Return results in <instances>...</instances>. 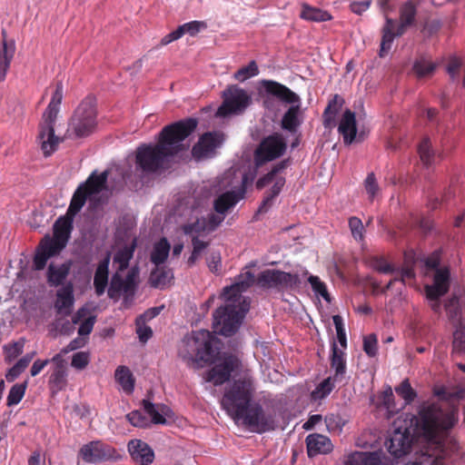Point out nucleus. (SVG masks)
<instances>
[{
	"instance_id": "1",
	"label": "nucleus",
	"mask_w": 465,
	"mask_h": 465,
	"mask_svg": "<svg viewBox=\"0 0 465 465\" xmlns=\"http://www.w3.org/2000/svg\"><path fill=\"white\" fill-rule=\"evenodd\" d=\"M197 125V119L190 117L164 126L156 143H143L136 148L135 171L153 174L164 169L171 157L184 150L183 141Z\"/></svg>"
},
{
	"instance_id": "2",
	"label": "nucleus",
	"mask_w": 465,
	"mask_h": 465,
	"mask_svg": "<svg viewBox=\"0 0 465 465\" xmlns=\"http://www.w3.org/2000/svg\"><path fill=\"white\" fill-rule=\"evenodd\" d=\"M458 410L446 402L424 401L415 416L417 434L441 447L443 435L457 422Z\"/></svg>"
},
{
	"instance_id": "3",
	"label": "nucleus",
	"mask_w": 465,
	"mask_h": 465,
	"mask_svg": "<svg viewBox=\"0 0 465 465\" xmlns=\"http://www.w3.org/2000/svg\"><path fill=\"white\" fill-rule=\"evenodd\" d=\"M215 337L207 330L193 331L192 337L183 340V348L179 351L180 357L193 369H200L215 362L219 354L214 348Z\"/></svg>"
},
{
	"instance_id": "4",
	"label": "nucleus",
	"mask_w": 465,
	"mask_h": 465,
	"mask_svg": "<svg viewBox=\"0 0 465 465\" xmlns=\"http://www.w3.org/2000/svg\"><path fill=\"white\" fill-rule=\"evenodd\" d=\"M417 5L412 0L403 3L399 8V22L385 15V23L381 29L380 56L386 55L391 49L396 37L402 36L417 22Z\"/></svg>"
},
{
	"instance_id": "5",
	"label": "nucleus",
	"mask_w": 465,
	"mask_h": 465,
	"mask_svg": "<svg viewBox=\"0 0 465 465\" xmlns=\"http://www.w3.org/2000/svg\"><path fill=\"white\" fill-rule=\"evenodd\" d=\"M262 84L268 94L291 104L281 120V127L295 134L302 124L300 96L286 85L273 80H262Z\"/></svg>"
},
{
	"instance_id": "6",
	"label": "nucleus",
	"mask_w": 465,
	"mask_h": 465,
	"mask_svg": "<svg viewBox=\"0 0 465 465\" xmlns=\"http://www.w3.org/2000/svg\"><path fill=\"white\" fill-rule=\"evenodd\" d=\"M254 388L248 380H237L226 388L221 404L229 416L236 420L253 402Z\"/></svg>"
},
{
	"instance_id": "7",
	"label": "nucleus",
	"mask_w": 465,
	"mask_h": 465,
	"mask_svg": "<svg viewBox=\"0 0 465 465\" xmlns=\"http://www.w3.org/2000/svg\"><path fill=\"white\" fill-rule=\"evenodd\" d=\"M226 304L213 312V330L215 332L230 337L239 329L242 320L249 310L246 301L238 303L232 300H224Z\"/></svg>"
},
{
	"instance_id": "8",
	"label": "nucleus",
	"mask_w": 465,
	"mask_h": 465,
	"mask_svg": "<svg viewBox=\"0 0 465 465\" xmlns=\"http://www.w3.org/2000/svg\"><path fill=\"white\" fill-rule=\"evenodd\" d=\"M97 111L95 99L91 96L84 98L75 109L68 132L75 137H86L93 134L97 125Z\"/></svg>"
},
{
	"instance_id": "9",
	"label": "nucleus",
	"mask_w": 465,
	"mask_h": 465,
	"mask_svg": "<svg viewBox=\"0 0 465 465\" xmlns=\"http://www.w3.org/2000/svg\"><path fill=\"white\" fill-rule=\"evenodd\" d=\"M235 421H241L250 431L258 434L274 430L276 427L274 416L267 413L257 401H253Z\"/></svg>"
},
{
	"instance_id": "10",
	"label": "nucleus",
	"mask_w": 465,
	"mask_h": 465,
	"mask_svg": "<svg viewBox=\"0 0 465 465\" xmlns=\"http://www.w3.org/2000/svg\"><path fill=\"white\" fill-rule=\"evenodd\" d=\"M286 142L280 133H273L264 137L254 151V163L257 168L267 162L273 161L284 154Z\"/></svg>"
},
{
	"instance_id": "11",
	"label": "nucleus",
	"mask_w": 465,
	"mask_h": 465,
	"mask_svg": "<svg viewBox=\"0 0 465 465\" xmlns=\"http://www.w3.org/2000/svg\"><path fill=\"white\" fill-rule=\"evenodd\" d=\"M223 101L217 110V115L225 117L242 113L252 103L251 95L236 84L229 85L223 93Z\"/></svg>"
},
{
	"instance_id": "12",
	"label": "nucleus",
	"mask_w": 465,
	"mask_h": 465,
	"mask_svg": "<svg viewBox=\"0 0 465 465\" xmlns=\"http://www.w3.org/2000/svg\"><path fill=\"white\" fill-rule=\"evenodd\" d=\"M59 107L49 105L43 114V121L39 126L38 139L45 156H50L59 143V138L54 135V125L57 118Z\"/></svg>"
},
{
	"instance_id": "13",
	"label": "nucleus",
	"mask_w": 465,
	"mask_h": 465,
	"mask_svg": "<svg viewBox=\"0 0 465 465\" xmlns=\"http://www.w3.org/2000/svg\"><path fill=\"white\" fill-rule=\"evenodd\" d=\"M138 275L139 270L136 266L131 268L124 279L118 272H115L111 279L107 292L109 298L118 300L122 292L125 294L126 298L133 297L137 288Z\"/></svg>"
},
{
	"instance_id": "14",
	"label": "nucleus",
	"mask_w": 465,
	"mask_h": 465,
	"mask_svg": "<svg viewBox=\"0 0 465 465\" xmlns=\"http://www.w3.org/2000/svg\"><path fill=\"white\" fill-rule=\"evenodd\" d=\"M225 140L223 133L220 131L206 132L203 134L198 142L192 148V155L196 160L212 158L216 150L222 146Z\"/></svg>"
},
{
	"instance_id": "15",
	"label": "nucleus",
	"mask_w": 465,
	"mask_h": 465,
	"mask_svg": "<svg viewBox=\"0 0 465 465\" xmlns=\"http://www.w3.org/2000/svg\"><path fill=\"white\" fill-rule=\"evenodd\" d=\"M257 282L263 288H293L299 285L300 278L296 273L268 269L259 274Z\"/></svg>"
},
{
	"instance_id": "16",
	"label": "nucleus",
	"mask_w": 465,
	"mask_h": 465,
	"mask_svg": "<svg viewBox=\"0 0 465 465\" xmlns=\"http://www.w3.org/2000/svg\"><path fill=\"white\" fill-rule=\"evenodd\" d=\"M413 442V436L409 428L395 429L391 435L389 440L386 442L388 451L395 459H400L407 455L411 450Z\"/></svg>"
},
{
	"instance_id": "17",
	"label": "nucleus",
	"mask_w": 465,
	"mask_h": 465,
	"mask_svg": "<svg viewBox=\"0 0 465 465\" xmlns=\"http://www.w3.org/2000/svg\"><path fill=\"white\" fill-rule=\"evenodd\" d=\"M114 449L101 441H91L84 444L79 450V456L84 462L97 463L113 457Z\"/></svg>"
},
{
	"instance_id": "18",
	"label": "nucleus",
	"mask_w": 465,
	"mask_h": 465,
	"mask_svg": "<svg viewBox=\"0 0 465 465\" xmlns=\"http://www.w3.org/2000/svg\"><path fill=\"white\" fill-rule=\"evenodd\" d=\"M236 359L233 356L225 357L224 360L210 369L204 376L208 382H213L214 386H220L228 381L232 372L236 368Z\"/></svg>"
},
{
	"instance_id": "19",
	"label": "nucleus",
	"mask_w": 465,
	"mask_h": 465,
	"mask_svg": "<svg viewBox=\"0 0 465 465\" xmlns=\"http://www.w3.org/2000/svg\"><path fill=\"white\" fill-rule=\"evenodd\" d=\"M247 183L248 175L244 174L241 189L238 191H227L220 194L213 202L215 213L226 215L227 212L232 209L244 197Z\"/></svg>"
},
{
	"instance_id": "20",
	"label": "nucleus",
	"mask_w": 465,
	"mask_h": 465,
	"mask_svg": "<svg viewBox=\"0 0 465 465\" xmlns=\"http://www.w3.org/2000/svg\"><path fill=\"white\" fill-rule=\"evenodd\" d=\"M253 282L254 275L252 272L248 271L244 273H241L233 284L223 288L222 296L224 300H232V302L234 301L241 303L242 301H246L245 298L242 296V293L251 287Z\"/></svg>"
},
{
	"instance_id": "21",
	"label": "nucleus",
	"mask_w": 465,
	"mask_h": 465,
	"mask_svg": "<svg viewBox=\"0 0 465 465\" xmlns=\"http://www.w3.org/2000/svg\"><path fill=\"white\" fill-rule=\"evenodd\" d=\"M450 272L449 268L437 269L433 276V283L425 286L427 299H437L445 295L450 289Z\"/></svg>"
},
{
	"instance_id": "22",
	"label": "nucleus",
	"mask_w": 465,
	"mask_h": 465,
	"mask_svg": "<svg viewBox=\"0 0 465 465\" xmlns=\"http://www.w3.org/2000/svg\"><path fill=\"white\" fill-rule=\"evenodd\" d=\"M2 41L0 42V83L4 82L11 62L15 53V44L14 40H7L5 30H2Z\"/></svg>"
},
{
	"instance_id": "23",
	"label": "nucleus",
	"mask_w": 465,
	"mask_h": 465,
	"mask_svg": "<svg viewBox=\"0 0 465 465\" xmlns=\"http://www.w3.org/2000/svg\"><path fill=\"white\" fill-rule=\"evenodd\" d=\"M128 450L132 459L140 465H149L153 461V450L146 442L141 440H130Z\"/></svg>"
},
{
	"instance_id": "24",
	"label": "nucleus",
	"mask_w": 465,
	"mask_h": 465,
	"mask_svg": "<svg viewBox=\"0 0 465 465\" xmlns=\"http://www.w3.org/2000/svg\"><path fill=\"white\" fill-rule=\"evenodd\" d=\"M345 465H388L385 454L381 450L372 452L355 451L351 453Z\"/></svg>"
},
{
	"instance_id": "25",
	"label": "nucleus",
	"mask_w": 465,
	"mask_h": 465,
	"mask_svg": "<svg viewBox=\"0 0 465 465\" xmlns=\"http://www.w3.org/2000/svg\"><path fill=\"white\" fill-rule=\"evenodd\" d=\"M307 454L310 458L328 454L333 450L331 440L322 434L313 433L306 437Z\"/></svg>"
},
{
	"instance_id": "26",
	"label": "nucleus",
	"mask_w": 465,
	"mask_h": 465,
	"mask_svg": "<svg viewBox=\"0 0 465 465\" xmlns=\"http://www.w3.org/2000/svg\"><path fill=\"white\" fill-rule=\"evenodd\" d=\"M74 302V297L72 283H68L57 291L54 308L58 314L69 316L72 313Z\"/></svg>"
},
{
	"instance_id": "27",
	"label": "nucleus",
	"mask_w": 465,
	"mask_h": 465,
	"mask_svg": "<svg viewBox=\"0 0 465 465\" xmlns=\"http://www.w3.org/2000/svg\"><path fill=\"white\" fill-rule=\"evenodd\" d=\"M338 131L343 138L345 144H351L355 140L357 124L355 114L350 109L345 110L341 119Z\"/></svg>"
},
{
	"instance_id": "28",
	"label": "nucleus",
	"mask_w": 465,
	"mask_h": 465,
	"mask_svg": "<svg viewBox=\"0 0 465 465\" xmlns=\"http://www.w3.org/2000/svg\"><path fill=\"white\" fill-rule=\"evenodd\" d=\"M110 259L111 255L110 253H107L105 257L98 263L94 272V286L95 293L98 296H101L104 293L108 284Z\"/></svg>"
},
{
	"instance_id": "29",
	"label": "nucleus",
	"mask_w": 465,
	"mask_h": 465,
	"mask_svg": "<svg viewBox=\"0 0 465 465\" xmlns=\"http://www.w3.org/2000/svg\"><path fill=\"white\" fill-rule=\"evenodd\" d=\"M96 322V317L91 314V312L86 307H81L72 317V322L74 324L80 323L78 329V334L80 336L89 335Z\"/></svg>"
},
{
	"instance_id": "30",
	"label": "nucleus",
	"mask_w": 465,
	"mask_h": 465,
	"mask_svg": "<svg viewBox=\"0 0 465 465\" xmlns=\"http://www.w3.org/2000/svg\"><path fill=\"white\" fill-rule=\"evenodd\" d=\"M72 262H66L60 265L51 263L47 269V282L50 286L57 287L62 285L69 275Z\"/></svg>"
},
{
	"instance_id": "31",
	"label": "nucleus",
	"mask_w": 465,
	"mask_h": 465,
	"mask_svg": "<svg viewBox=\"0 0 465 465\" xmlns=\"http://www.w3.org/2000/svg\"><path fill=\"white\" fill-rule=\"evenodd\" d=\"M74 219L68 215L60 216L54 223L53 238L58 240L64 245L67 244L74 229Z\"/></svg>"
},
{
	"instance_id": "32",
	"label": "nucleus",
	"mask_w": 465,
	"mask_h": 465,
	"mask_svg": "<svg viewBox=\"0 0 465 465\" xmlns=\"http://www.w3.org/2000/svg\"><path fill=\"white\" fill-rule=\"evenodd\" d=\"M108 174H109L108 171H104L100 174H96L95 173H93L87 178V180L84 183L80 184L79 186L89 195H92L94 193H99L106 186Z\"/></svg>"
},
{
	"instance_id": "33",
	"label": "nucleus",
	"mask_w": 465,
	"mask_h": 465,
	"mask_svg": "<svg viewBox=\"0 0 465 465\" xmlns=\"http://www.w3.org/2000/svg\"><path fill=\"white\" fill-rule=\"evenodd\" d=\"M173 278V271L162 264L155 266V268L151 272L149 282L150 285L153 288L163 289L171 282Z\"/></svg>"
},
{
	"instance_id": "34",
	"label": "nucleus",
	"mask_w": 465,
	"mask_h": 465,
	"mask_svg": "<svg viewBox=\"0 0 465 465\" xmlns=\"http://www.w3.org/2000/svg\"><path fill=\"white\" fill-rule=\"evenodd\" d=\"M331 367L334 369V380L341 381L346 372L344 352L340 350L335 341L331 344Z\"/></svg>"
},
{
	"instance_id": "35",
	"label": "nucleus",
	"mask_w": 465,
	"mask_h": 465,
	"mask_svg": "<svg viewBox=\"0 0 465 465\" xmlns=\"http://www.w3.org/2000/svg\"><path fill=\"white\" fill-rule=\"evenodd\" d=\"M171 250V245L166 238H161L153 244V251L150 255L151 262L159 266L165 262Z\"/></svg>"
},
{
	"instance_id": "36",
	"label": "nucleus",
	"mask_w": 465,
	"mask_h": 465,
	"mask_svg": "<svg viewBox=\"0 0 465 465\" xmlns=\"http://www.w3.org/2000/svg\"><path fill=\"white\" fill-rule=\"evenodd\" d=\"M300 17L311 22H326L332 19L331 14L322 9L311 6L308 4H302Z\"/></svg>"
},
{
	"instance_id": "37",
	"label": "nucleus",
	"mask_w": 465,
	"mask_h": 465,
	"mask_svg": "<svg viewBox=\"0 0 465 465\" xmlns=\"http://www.w3.org/2000/svg\"><path fill=\"white\" fill-rule=\"evenodd\" d=\"M143 407L144 411L151 417L152 422L154 424H164L166 422L163 414H167L169 410L165 405H156L147 400H143Z\"/></svg>"
},
{
	"instance_id": "38",
	"label": "nucleus",
	"mask_w": 465,
	"mask_h": 465,
	"mask_svg": "<svg viewBox=\"0 0 465 465\" xmlns=\"http://www.w3.org/2000/svg\"><path fill=\"white\" fill-rule=\"evenodd\" d=\"M115 381L121 385L123 390L130 394L134 389V378L126 366H118L114 372Z\"/></svg>"
},
{
	"instance_id": "39",
	"label": "nucleus",
	"mask_w": 465,
	"mask_h": 465,
	"mask_svg": "<svg viewBox=\"0 0 465 465\" xmlns=\"http://www.w3.org/2000/svg\"><path fill=\"white\" fill-rule=\"evenodd\" d=\"M344 104V99L340 94H334L333 97L329 101L323 112L324 125L326 127L331 126L333 122L335 115L341 109Z\"/></svg>"
},
{
	"instance_id": "40",
	"label": "nucleus",
	"mask_w": 465,
	"mask_h": 465,
	"mask_svg": "<svg viewBox=\"0 0 465 465\" xmlns=\"http://www.w3.org/2000/svg\"><path fill=\"white\" fill-rule=\"evenodd\" d=\"M48 383L53 391H63L67 385V368L53 367Z\"/></svg>"
},
{
	"instance_id": "41",
	"label": "nucleus",
	"mask_w": 465,
	"mask_h": 465,
	"mask_svg": "<svg viewBox=\"0 0 465 465\" xmlns=\"http://www.w3.org/2000/svg\"><path fill=\"white\" fill-rule=\"evenodd\" d=\"M88 196L90 195L85 193L80 186H78L73 194L65 214L74 219L84 205Z\"/></svg>"
},
{
	"instance_id": "42",
	"label": "nucleus",
	"mask_w": 465,
	"mask_h": 465,
	"mask_svg": "<svg viewBox=\"0 0 465 465\" xmlns=\"http://www.w3.org/2000/svg\"><path fill=\"white\" fill-rule=\"evenodd\" d=\"M135 246L134 241L130 246H124L115 252L114 262L118 263V272H123L128 268L129 262L134 256Z\"/></svg>"
},
{
	"instance_id": "43",
	"label": "nucleus",
	"mask_w": 465,
	"mask_h": 465,
	"mask_svg": "<svg viewBox=\"0 0 465 465\" xmlns=\"http://www.w3.org/2000/svg\"><path fill=\"white\" fill-rule=\"evenodd\" d=\"M465 351V323L459 319L455 326L452 341V352L463 353Z\"/></svg>"
},
{
	"instance_id": "44",
	"label": "nucleus",
	"mask_w": 465,
	"mask_h": 465,
	"mask_svg": "<svg viewBox=\"0 0 465 465\" xmlns=\"http://www.w3.org/2000/svg\"><path fill=\"white\" fill-rule=\"evenodd\" d=\"M334 380L332 377H328L320 382L316 388L312 391L311 398L313 401H321L326 398L334 389Z\"/></svg>"
},
{
	"instance_id": "45",
	"label": "nucleus",
	"mask_w": 465,
	"mask_h": 465,
	"mask_svg": "<svg viewBox=\"0 0 465 465\" xmlns=\"http://www.w3.org/2000/svg\"><path fill=\"white\" fill-rule=\"evenodd\" d=\"M35 352L25 354L22 357L9 371L5 378L8 381H14L29 365L32 361Z\"/></svg>"
},
{
	"instance_id": "46",
	"label": "nucleus",
	"mask_w": 465,
	"mask_h": 465,
	"mask_svg": "<svg viewBox=\"0 0 465 465\" xmlns=\"http://www.w3.org/2000/svg\"><path fill=\"white\" fill-rule=\"evenodd\" d=\"M66 245L59 242L58 240L45 235L40 242L38 247L42 249L45 253L50 254L53 257L59 254Z\"/></svg>"
},
{
	"instance_id": "47",
	"label": "nucleus",
	"mask_w": 465,
	"mask_h": 465,
	"mask_svg": "<svg viewBox=\"0 0 465 465\" xmlns=\"http://www.w3.org/2000/svg\"><path fill=\"white\" fill-rule=\"evenodd\" d=\"M418 153L424 165L430 166L433 163L436 156L429 138L422 139L418 146Z\"/></svg>"
},
{
	"instance_id": "48",
	"label": "nucleus",
	"mask_w": 465,
	"mask_h": 465,
	"mask_svg": "<svg viewBox=\"0 0 465 465\" xmlns=\"http://www.w3.org/2000/svg\"><path fill=\"white\" fill-rule=\"evenodd\" d=\"M395 391L405 401L406 404H411L417 398V392L411 387L409 379L403 380L397 387H395Z\"/></svg>"
},
{
	"instance_id": "49",
	"label": "nucleus",
	"mask_w": 465,
	"mask_h": 465,
	"mask_svg": "<svg viewBox=\"0 0 465 465\" xmlns=\"http://www.w3.org/2000/svg\"><path fill=\"white\" fill-rule=\"evenodd\" d=\"M259 74V68L254 60L251 61L248 65L242 66L238 69L234 74L233 78L239 82H244L245 80L254 77Z\"/></svg>"
},
{
	"instance_id": "50",
	"label": "nucleus",
	"mask_w": 465,
	"mask_h": 465,
	"mask_svg": "<svg viewBox=\"0 0 465 465\" xmlns=\"http://www.w3.org/2000/svg\"><path fill=\"white\" fill-rule=\"evenodd\" d=\"M207 24L204 21H191L177 27L181 37L184 35L195 36L200 31L205 29Z\"/></svg>"
},
{
	"instance_id": "51",
	"label": "nucleus",
	"mask_w": 465,
	"mask_h": 465,
	"mask_svg": "<svg viewBox=\"0 0 465 465\" xmlns=\"http://www.w3.org/2000/svg\"><path fill=\"white\" fill-rule=\"evenodd\" d=\"M435 68V64L424 57L417 59L413 64V71L418 75V77H424L431 74Z\"/></svg>"
},
{
	"instance_id": "52",
	"label": "nucleus",
	"mask_w": 465,
	"mask_h": 465,
	"mask_svg": "<svg viewBox=\"0 0 465 465\" xmlns=\"http://www.w3.org/2000/svg\"><path fill=\"white\" fill-rule=\"evenodd\" d=\"M26 386V382H24L16 383L11 387L6 399L7 406L16 405L22 401L25 393Z\"/></svg>"
},
{
	"instance_id": "53",
	"label": "nucleus",
	"mask_w": 465,
	"mask_h": 465,
	"mask_svg": "<svg viewBox=\"0 0 465 465\" xmlns=\"http://www.w3.org/2000/svg\"><path fill=\"white\" fill-rule=\"evenodd\" d=\"M308 282L317 296L322 297L328 302H331V295L328 292L327 286L318 276L311 275L308 278Z\"/></svg>"
},
{
	"instance_id": "54",
	"label": "nucleus",
	"mask_w": 465,
	"mask_h": 465,
	"mask_svg": "<svg viewBox=\"0 0 465 465\" xmlns=\"http://www.w3.org/2000/svg\"><path fill=\"white\" fill-rule=\"evenodd\" d=\"M406 465H443V459L437 455L421 453L416 457L415 460Z\"/></svg>"
},
{
	"instance_id": "55",
	"label": "nucleus",
	"mask_w": 465,
	"mask_h": 465,
	"mask_svg": "<svg viewBox=\"0 0 465 465\" xmlns=\"http://www.w3.org/2000/svg\"><path fill=\"white\" fill-rule=\"evenodd\" d=\"M364 188L369 195V199L373 201L380 192V186L377 182V178L373 173H370L364 180Z\"/></svg>"
},
{
	"instance_id": "56",
	"label": "nucleus",
	"mask_w": 465,
	"mask_h": 465,
	"mask_svg": "<svg viewBox=\"0 0 465 465\" xmlns=\"http://www.w3.org/2000/svg\"><path fill=\"white\" fill-rule=\"evenodd\" d=\"M324 420L330 431H341L345 424L344 419L339 413H330L325 416Z\"/></svg>"
},
{
	"instance_id": "57",
	"label": "nucleus",
	"mask_w": 465,
	"mask_h": 465,
	"mask_svg": "<svg viewBox=\"0 0 465 465\" xmlns=\"http://www.w3.org/2000/svg\"><path fill=\"white\" fill-rule=\"evenodd\" d=\"M349 227L351 232L352 237L357 241L363 240V232L364 227L362 222L360 218L356 216H351L349 219Z\"/></svg>"
},
{
	"instance_id": "58",
	"label": "nucleus",
	"mask_w": 465,
	"mask_h": 465,
	"mask_svg": "<svg viewBox=\"0 0 465 465\" xmlns=\"http://www.w3.org/2000/svg\"><path fill=\"white\" fill-rule=\"evenodd\" d=\"M333 324L336 329L337 333V339L340 342L341 346L344 349L347 347V338H346V332L343 325V320L342 317L340 315H334L332 317Z\"/></svg>"
},
{
	"instance_id": "59",
	"label": "nucleus",
	"mask_w": 465,
	"mask_h": 465,
	"mask_svg": "<svg viewBox=\"0 0 465 465\" xmlns=\"http://www.w3.org/2000/svg\"><path fill=\"white\" fill-rule=\"evenodd\" d=\"M377 343V336L374 333L369 334L368 336L364 337L363 351L369 357L376 356L378 351Z\"/></svg>"
},
{
	"instance_id": "60",
	"label": "nucleus",
	"mask_w": 465,
	"mask_h": 465,
	"mask_svg": "<svg viewBox=\"0 0 465 465\" xmlns=\"http://www.w3.org/2000/svg\"><path fill=\"white\" fill-rule=\"evenodd\" d=\"M89 361V353L85 351H79L73 355L71 365L77 370H83L88 365Z\"/></svg>"
},
{
	"instance_id": "61",
	"label": "nucleus",
	"mask_w": 465,
	"mask_h": 465,
	"mask_svg": "<svg viewBox=\"0 0 465 465\" xmlns=\"http://www.w3.org/2000/svg\"><path fill=\"white\" fill-rule=\"evenodd\" d=\"M126 419L135 427L144 428L148 425L147 418L140 411H133L126 415Z\"/></svg>"
},
{
	"instance_id": "62",
	"label": "nucleus",
	"mask_w": 465,
	"mask_h": 465,
	"mask_svg": "<svg viewBox=\"0 0 465 465\" xmlns=\"http://www.w3.org/2000/svg\"><path fill=\"white\" fill-rule=\"evenodd\" d=\"M445 311L451 321H454L460 316V310L459 306V301L456 297L449 299L445 302Z\"/></svg>"
},
{
	"instance_id": "63",
	"label": "nucleus",
	"mask_w": 465,
	"mask_h": 465,
	"mask_svg": "<svg viewBox=\"0 0 465 465\" xmlns=\"http://www.w3.org/2000/svg\"><path fill=\"white\" fill-rule=\"evenodd\" d=\"M207 266L209 270L219 274L222 269V258L219 252H212L207 258Z\"/></svg>"
},
{
	"instance_id": "64",
	"label": "nucleus",
	"mask_w": 465,
	"mask_h": 465,
	"mask_svg": "<svg viewBox=\"0 0 465 465\" xmlns=\"http://www.w3.org/2000/svg\"><path fill=\"white\" fill-rule=\"evenodd\" d=\"M49 258H51L50 254L45 253L42 249L37 247L33 260L34 269L36 271L43 270L45 267Z\"/></svg>"
}]
</instances>
